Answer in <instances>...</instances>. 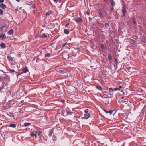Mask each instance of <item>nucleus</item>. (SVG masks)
<instances>
[{
    "instance_id": "obj_1",
    "label": "nucleus",
    "mask_w": 146,
    "mask_h": 146,
    "mask_svg": "<svg viewBox=\"0 0 146 146\" xmlns=\"http://www.w3.org/2000/svg\"><path fill=\"white\" fill-rule=\"evenodd\" d=\"M30 135L31 137H33L34 136L35 138H36L37 137V131H33L31 132Z\"/></svg>"
},
{
    "instance_id": "obj_2",
    "label": "nucleus",
    "mask_w": 146,
    "mask_h": 146,
    "mask_svg": "<svg viewBox=\"0 0 146 146\" xmlns=\"http://www.w3.org/2000/svg\"><path fill=\"white\" fill-rule=\"evenodd\" d=\"M126 7L125 6H124L122 9V12L123 13V17H125V16L126 13Z\"/></svg>"
},
{
    "instance_id": "obj_3",
    "label": "nucleus",
    "mask_w": 146,
    "mask_h": 146,
    "mask_svg": "<svg viewBox=\"0 0 146 146\" xmlns=\"http://www.w3.org/2000/svg\"><path fill=\"white\" fill-rule=\"evenodd\" d=\"M90 114L89 113H85L84 114V116L83 118L85 119H88L90 117Z\"/></svg>"
},
{
    "instance_id": "obj_4",
    "label": "nucleus",
    "mask_w": 146,
    "mask_h": 146,
    "mask_svg": "<svg viewBox=\"0 0 146 146\" xmlns=\"http://www.w3.org/2000/svg\"><path fill=\"white\" fill-rule=\"evenodd\" d=\"M1 30L2 32H5L7 29V27L4 26H3L1 27Z\"/></svg>"
},
{
    "instance_id": "obj_5",
    "label": "nucleus",
    "mask_w": 146,
    "mask_h": 146,
    "mask_svg": "<svg viewBox=\"0 0 146 146\" xmlns=\"http://www.w3.org/2000/svg\"><path fill=\"white\" fill-rule=\"evenodd\" d=\"M103 110L105 111L107 114L109 113L110 115H111L113 112V111L112 110H110V111H107L105 110Z\"/></svg>"
},
{
    "instance_id": "obj_6",
    "label": "nucleus",
    "mask_w": 146,
    "mask_h": 146,
    "mask_svg": "<svg viewBox=\"0 0 146 146\" xmlns=\"http://www.w3.org/2000/svg\"><path fill=\"white\" fill-rule=\"evenodd\" d=\"M6 37L4 33L2 34L0 36V38H1V39L2 40H3L4 39L5 40Z\"/></svg>"
},
{
    "instance_id": "obj_7",
    "label": "nucleus",
    "mask_w": 146,
    "mask_h": 146,
    "mask_svg": "<svg viewBox=\"0 0 146 146\" xmlns=\"http://www.w3.org/2000/svg\"><path fill=\"white\" fill-rule=\"evenodd\" d=\"M22 71L23 73H26L28 71V70L26 66H25L24 68L22 70Z\"/></svg>"
},
{
    "instance_id": "obj_8",
    "label": "nucleus",
    "mask_w": 146,
    "mask_h": 146,
    "mask_svg": "<svg viewBox=\"0 0 146 146\" xmlns=\"http://www.w3.org/2000/svg\"><path fill=\"white\" fill-rule=\"evenodd\" d=\"M64 112L66 113V115H71L72 113H73L72 112H70L68 111L67 110H66V111H65Z\"/></svg>"
},
{
    "instance_id": "obj_9",
    "label": "nucleus",
    "mask_w": 146,
    "mask_h": 146,
    "mask_svg": "<svg viewBox=\"0 0 146 146\" xmlns=\"http://www.w3.org/2000/svg\"><path fill=\"white\" fill-rule=\"evenodd\" d=\"M74 20L75 21L78 23L80 21H82V19L80 18H78L77 19H75Z\"/></svg>"
},
{
    "instance_id": "obj_10",
    "label": "nucleus",
    "mask_w": 146,
    "mask_h": 146,
    "mask_svg": "<svg viewBox=\"0 0 146 146\" xmlns=\"http://www.w3.org/2000/svg\"><path fill=\"white\" fill-rule=\"evenodd\" d=\"M110 94H112L113 92H114L113 89L111 88H110L108 89Z\"/></svg>"
},
{
    "instance_id": "obj_11",
    "label": "nucleus",
    "mask_w": 146,
    "mask_h": 146,
    "mask_svg": "<svg viewBox=\"0 0 146 146\" xmlns=\"http://www.w3.org/2000/svg\"><path fill=\"white\" fill-rule=\"evenodd\" d=\"M0 7L3 9H4L6 8V7L5 4L2 3L0 5Z\"/></svg>"
},
{
    "instance_id": "obj_12",
    "label": "nucleus",
    "mask_w": 146,
    "mask_h": 146,
    "mask_svg": "<svg viewBox=\"0 0 146 146\" xmlns=\"http://www.w3.org/2000/svg\"><path fill=\"white\" fill-rule=\"evenodd\" d=\"M53 133V130L52 129L50 130L49 131V133L48 135L50 137L52 136Z\"/></svg>"
},
{
    "instance_id": "obj_13",
    "label": "nucleus",
    "mask_w": 146,
    "mask_h": 146,
    "mask_svg": "<svg viewBox=\"0 0 146 146\" xmlns=\"http://www.w3.org/2000/svg\"><path fill=\"white\" fill-rule=\"evenodd\" d=\"M0 47L3 49H4L6 47L5 44L4 43H2L0 45Z\"/></svg>"
},
{
    "instance_id": "obj_14",
    "label": "nucleus",
    "mask_w": 146,
    "mask_h": 146,
    "mask_svg": "<svg viewBox=\"0 0 146 146\" xmlns=\"http://www.w3.org/2000/svg\"><path fill=\"white\" fill-rule=\"evenodd\" d=\"M7 58L8 60L11 61H12L13 60V58L10 56H7Z\"/></svg>"
},
{
    "instance_id": "obj_15",
    "label": "nucleus",
    "mask_w": 146,
    "mask_h": 146,
    "mask_svg": "<svg viewBox=\"0 0 146 146\" xmlns=\"http://www.w3.org/2000/svg\"><path fill=\"white\" fill-rule=\"evenodd\" d=\"M96 88L98 90L101 91L102 90V88L100 86H96Z\"/></svg>"
},
{
    "instance_id": "obj_16",
    "label": "nucleus",
    "mask_w": 146,
    "mask_h": 146,
    "mask_svg": "<svg viewBox=\"0 0 146 146\" xmlns=\"http://www.w3.org/2000/svg\"><path fill=\"white\" fill-rule=\"evenodd\" d=\"M110 2L112 6H113L115 5V4L113 0H110Z\"/></svg>"
},
{
    "instance_id": "obj_17",
    "label": "nucleus",
    "mask_w": 146,
    "mask_h": 146,
    "mask_svg": "<svg viewBox=\"0 0 146 146\" xmlns=\"http://www.w3.org/2000/svg\"><path fill=\"white\" fill-rule=\"evenodd\" d=\"M141 41L142 42L145 43L146 42V40H145V37H142L141 39Z\"/></svg>"
},
{
    "instance_id": "obj_18",
    "label": "nucleus",
    "mask_w": 146,
    "mask_h": 146,
    "mask_svg": "<svg viewBox=\"0 0 146 146\" xmlns=\"http://www.w3.org/2000/svg\"><path fill=\"white\" fill-rule=\"evenodd\" d=\"M64 33L66 34H69V32L67 29H65L64 31Z\"/></svg>"
},
{
    "instance_id": "obj_19",
    "label": "nucleus",
    "mask_w": 146,
    "mask_h": 146,
    "mask_svg": "<svg viewBox=\"0 0 146 146\" xmlns=\"http://www.w3.org/2000/svg\"><path fill=\"white\" fill-rule=\"evenodd\" d=\"M9 127L13 128H15L16 127V125L15 124H11L9 125Z\"/></svg>"
},
{
    "instance_id": "obj_20",
    "label": "nucleus",
    "mask_w": 146,
    "mask_h": 146,
    "mask_svg": "<svg viewBox=\"0 0 146 146\" xmlns=\"http://www.w3.org/2000/svg\"><path fill=\"white\" fill-rule=\"evenodd\" d=\"M13 32V30L12 29H10L8 32V33L9 34L11 35H12Z\"/></svg>"
},
{
    "instance_id": "obj_21",
    "label": "nucleus",
    "mask_w": 146,
    "mask_h": 146,
    "mask_svg": "<svg viewBox=\"0 0 146 146\" xmlns=\"http://www.w3.org/2000/svg\"><path fill=\"white\" fill-rule=\"evenodd\" d=\"M98 14L101 17H102L103 15V14L100 11H99L98 12Z\"/></svg>"
},
{
    "instance_id": "obj_22",
    "label": "nucleus",
    "mask_w": 146,
    "mask_h": 146,
    "mask_svg": "<svg viewBox=\"0 0 146 146\" xmlns=\"http://www.w3.org/2000/svg\"><path fill=\"white\" fill-rule=\"evenodd\" d=\"M47 36L45 34H42V35L41 37L42 38H46L47 37Z\"/></svg>"
},
{
    "instance_id": "obj_23",
    "label": "nucleus",
    "mask_w": 146,
    "mask_h": 146,
    "mask_svg": "<svg viewBox=\"0 0 146 146\" xmlns=\"http://www.w3.org/2000/svg\"><path fill=\"white\" fill-rule=\"evenodd\" d=\"M105 28H106L107 29H108V27H109V24L107 23H106L105 24Z\"/></svg>"
},
{
    "instance_id": "obj_24",
    "label": "nucleus",
    "mask_w": 146,
    "mask_h": 146,
    "mask_svg": "<svg viewBox=\"0 0 146 146\" xmlns=\"http://www.w3.org/2000/svg\"><path fill=\"white\" fill-rule=\"evenodd\" d=\"M108 97V95L106 94H104L102 96V98H107Z\"/></svg>"
},
{
    "instance_id": "obj_25",
    "label": "nucleus",
    "mask_w": 146,
    "mask_h": 146,
    "mask_svg": "<svg viewBox=\"0 0 146 146\" xmlns=\"http://www.w3.org/2000/svg\"><path fill=\"white\" fill-rule=\"evenodd\" d=\"M31 124L30 123H24V125L25 127H27L29 126V125H30Z\"/></svg>"
},
{
    "instance_id": "obj_26",
    "label": "nucleus",
    "mask_w": 146,
    "mask_h": 146,
    "mask_svg": "<svg viewBox=\"0 0 146 146\" xmlns=\"http://www.w3.org/2000/svg\"><path fill=\"white\" fill-rule=\"evenodd\" d=\"M36 131H37V135L38 136H40L42 134V132H38L37 130Z\"/></svg>"
},
{
    "instance_id": "obj_27",
    "label": "nucleus",
    "mask_w": 146,
    "mask_h": 146,
    "mask_svg": "<svg viewBox=\"0 0 146 146\" xmlns=\"http://www.w3.org/2000/svg\"><path fill=\"white\" fill-rule=\"evenodd\" d=\"M50 56H51L50 53H47L45 54V57H50Z\"/></svg>"
},
{
    "instance_id": "obj_28",
    "label": "nucleus",
    "mask_w": 146,
    "mask_h": 146,
    "mask_svg": "<svg viewBox=\"0 0 146 146\" xmlns=\"http://www.w3.org/2000/svg\"><path fill=\"white\" fill-rule=\"evenodd\" d=\"M108 58L110 59H112V58L111 56V55L110 54H109L108 55Z\"/></svg>"
},
{
    "instance_id": "obj_29",
    "label": "nucleus",
    "mask_w": 146,
    "mask_h": 146,
    "mask_svg": "<svg viewBox=\"0 0 146 146\" xmlns=\"http://www.w3.org/2000/svg\"><path fill=\"white\" fill-rule=\"evenodd\" d=\"M52 11H50L48 12H47V13H46V14L47 15H50V14H51L52 13Z\"/></svg>"
},
{
    "instance_id": "obj_30",
    "label": "nucleus",
    "mask_w": 146,
    "mask_h": 146,
    "mask_svg": "<svg viewBox=\"0 0 146 146\" xmlns=\"http://www.w3.org/2000/svg\"><path fill=\"white\" fill-rule=\"evenodd\" d=\"M3 13V11L0 9V15H2Z\"/></svg>"
},
{
    "instance_id": "obj_31",
    "label": "nucleus",
    "mask_w": 146,
    "mask_h": 146,
    "mask_svg": "<svg viewBox=\"0 0 146 146\" xmlns=\"http://www.w3.org/2000/svg\"><path fill=\"white\" fill-rule=\"evenodd\" d=\"M131 43L133 44H134L135 43V41L133 40H131Z\"/></svg>"
},
{
    "instance_id": "obj_32",
    "label": "nucleus",
    "mask_w": 146,
    "mask_h": 146,
    "mask_svg": "<svg viewBox=\"0 0 146 146\" xmlns=\"http://www.w3.org/2000/svg\"><path fill=\"white\" fill-rule=\"evenodd\" d=\"M113 89V90H114V91H116L117 90H119V89L117 88H114Z\"/></svg>"
},
{
    "instance_id": "obj_33",
    "label": "nucleus",
    "mask_w": 146,
    "mask_h": 146,
    "mask_svg": "<svg viewBox=\"0 0 146 146\" xmlns=\"http://www.w3.org/2000/svg\"><path fill=\"white\" fill-rule=\"evenodd\" d=\"M89 111V110L88 109H86L85 110V113H88V112Z\"/></svg>"
},
{
    "instance_id": "obj_34",
    "label": "nucleus",
    "mask_w": 146,
    "mask_h": 146,
    "mask_svg": "<svg viewBox=\"0 0 146 146\" xmlns=\"http://www.w3.org/2000/svg\"><path fill=\"white\" fill-rule=\"evenodd\" d=\"M10 71L12 72H15V70L13 69H10Z\"/></svg>"
},
{
    "instance_id": "obj_35",
    "label": "nucleus",
    "mask_w": 146,
    "mask_h": 146,
    "mask_svg": "<svg viewBox=\"0 0 146 146\" xmlns=\"http://www.w3.org/2000/svg\"><path fill=\"white\" fill-rule=\"evenodd\" d=\"M133 22L134 24L135 25L136 24V21H135V19H133Z\"/></svg>"
},
{
    "instance_id": "obj_36",
    "label": "nucleus",
    "mask_w": 146,
    "mask_h": 146,
    "mask_svg": "<svg viewBox=\"0 0 146 146\" xmlns=\"http://www.w3.org/2000/svg\"><path fill=\"white\" fill-rule=\"evenodd\" d=\"M68 45V44L67 42H66L65 43H64L63 44V47H64L66 45Z\"/></svg>"
},
{
    "instance_id": "obj_37",
    "label": "nucleus",
    "mask_w": 146,
    "mask_h": 146,
    "mask_svg": "<svg viewBox=\"0 0 146 146\" xmlns=\"http://www.w3.org/2000/svg\"><path fill=\"white\" fill-rule=\"evenodd\" d=\"M100 46H101V48L102 49H103L104 48V47L103 45L101 44V45Z\"/></svg>"
},
{
    "instance_id": "obj_38",
    "label": "nucleus",
    "mask_w": 146,
    "mask_h": 146,
    "mask_svg": "<svg viewBox=\"0 0 146 146\" xmlns=\"http://www.w3.org/2000/svg\"><path fill=\"white\" fill-rule=\"evenodd\" d=\"M115 62L116 63V64H117V63L118 62V60L117 58L115 59Z\"/></svg>"
},
{
    "instance_id": "obj_39",
    "label": "nucleus",
    "mask_w": 146,
    "mask_h": 146,
    "mask_svg": "<svg viewBox=\"0 0 146 146\" xmlns=\"http://www.w3.org/2000/svg\"><path fill=\"white\" fill-rule=\"evenodd\" d=\"M86 13L89 16L90 15V13L89 12L87 11L86 12Z\"/></svg>"
},
{
    "instance_id": "obj_40",
    "label": "nucleus",
    "mask_w": 146,
    "mask_h": 146,
    "mask_svg": "<svg viewBox=\"0 0 146 146\" xmlns=\"http://www.w3.org/2000/svg\"><path fill=\"white\" fill-rule=\"evenodd\" d=\"M4 1V0H0V3H3Z\"/></svg>"
},
{
    "instance_id": "obj_41",
    "label": "nucleus",
    "mask_w": 146,
    "mask_h": 146,
    "mask_svg": "<svg viewBox=\"0 0 146 146\" xmlns=\"http://www.w3.org/2000/svg\"><path fill=\"white\" fill-rule=\"evenodd\" d=\"M69 25V23H67L65 25V27H67Z\"/></svg>"
},
{
    "instance_id": "obj_42",
    "label": "nucleus",
    "mask_w": 146,
    "mask_h": 146,
    "mask_svg": "<svg viewBox=\"0 0 146 146\" xmlns=\"http://www.w3.org/2000/svg\"><path fill=\"white\" fill-rule=\"evenodd\" d=\"M22 74V73H20L18 74L17 75V77H18V76H19V75H21V74Z\"/></svg>"
},
{
    "instance_id": "obj_43",
    "label": "nucleus",
    "mask_w": 146,
    "mask_h": 146,
    "mask_svg": "<svg viewBox=\"0 0 146 146\" xmlns=\"http://www.w3.org/2000/svg\"><path fill=\"white\" fill-rule=\"evenodd\" d=\"M134 38L135 39H136V38H137V37L136 36H135L134 37Z\"/></svg>"
},
{
    "instance_id": "obj_44",
    "label": "nucleus",
    "mask_w": 146,
    "mask_h": 146,
    "mask_svg": "<svg viewBox=\"0 0 146 146\" xmlns=\"http://www.w3.org/2000/svg\"><path fill=\"white\" fill-rule=\"evenodd\" d=\"M119 88H122V87L121 86H119Z\"/></svg>"
},
{
    "instance_id": "obj_45",
    "label": "nucleus",
    "mask_w": 146,
    "mask_h": 146,
    "mask_svg": "<svg viewBox=\"0 0 146 146\" xmlns=\"http://www.w3.org/2000/svg\"><path fill=\"white\" fill-rule=\"evenodd\" d=\"M17 1V2H19L20 1V0H16Z\"/></svg>"
},
{
    "instance_id": "obj_46",
    "label": "nucleus",
    "mask_w": 146,
    "mask_h": 146,
    "mask_svg": "<svg viewBox=\"0 0 146 146\" xmlns=\"http://www.w3.org/2000/svg\"><path fill=\"white\" fill-rule=\"evenodd\" d=\"M124 97L123 96H122V97H121V98L122 99H123V98H124Z\"/></svg>"
},
{
    "instance_id": "obj_47",
    "label": "nucleus",
    "mask_w": 146,
    "mask_h": 146,
    "mask_svg": "<svg viewBox=\"0 0 146 146\" xmlns=\"http://www.w3.org/2000/svg\"><path fill=\"white\" fill-rule=\"evenodd\" d=\"M3 88H0V90H1Z\"/></svg>"
},
{
    "instance_id": "obj_48",
    "label": "nucleus",
    "mask_w": 146,
    "mask_h": 146,
    "mask_svg": "<svg viewBox=\"0 0 146 146\" xmlns=\"http://www.w3.org/2000/svg\"><path fill=\"white\" fill-rule=\"evenodd\" d=\"M59 2H60H60H61V1H59Z\"/></svg>"
},
{
    "instance_id": "obj_49",
    "label": "nucleus",
    "mask_w": 146,
    "mask_h": 146,
    "mask_svg": "<svg viewBox=\"0 0 146 146\" xmlns=\"http://www.w3.org/2000/svg\"><path fill=\"white\" fill-rule=\"evenodd\" d=\"M90 17H89V19H90Z\"/></svg>"
}]
</instances>
